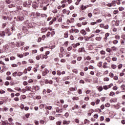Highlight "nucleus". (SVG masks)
I'll return each instance as SVG.
<instances>
[{"mask_svg": "<svg viewBox=\"0 0 125 125\" xmlns=\"http://www.w3.org/2000/svg\"><path fill=\"white\" fill-rule=\"evenodd\" d=\"M21 13L22 15L18 16L17 17V21H24L26 19V17L28 16V12L27 11L23 10Z\"/></svg>", "mask_w": 125, "mask_h": 125, "instance_id": "nucleus-1", "label": "nucleus"}, {"mask_svg": "<svg viewBox=\"0 0 125 125\" xmlns=\"http://www.w3.org/2000/svg\"><path fill=\"white\" fill-rule=\"evenodd\" d=\"M42 2V0H37V1L34 0L32 2V7L33 8L36 9L39 7V3H41Z\"/></svg>", "mask_w": 125, "mask_h": 125, "instance_id": "nucleus-2", "label": "nucleus"}, {"mask_svg": "<svg viewBox=\"0 0 125 125\" xmlns=\"http://www.w3.org/2000/svg\"><path fill=\"white\" fill-rule=\"evenodd\" d=\"M31 4H32V0H28L27 1L23 2V7H27V8H30Z\"/></svg>", "mask_w": 125, "mask_h": 125, "instance_id": "nucleus-3", "label": "nucleus"}, {"mask_svg": "<svg viewBox=\"0 0 125 125\" xmlns=\"http://www.w3.org/2000/svg\"><path fill=\"white\" fill-rule=\"evenodd\" d=\"M48 73H49V71L47 69L45 68L44 71L42 72V75L44 77V76H46Z\"/></svg>", "mask_w": 125, "mask_h": 125, "instance_id": "nucleus-4", "label": "nucleus"}, {"mask_svg": "<svg viewBox=\"0 0 125 125\" xmlns=\"http://www.w3.org/2000/svg\"><path fill=\"white\" fill-rule=\"evenodd\" d=\"M21 29L24 34H28V28L26 27L23 26Z\"/></svg>", "mask_w": 125, "mask_h": 125, "instance_id": "nucleus-5", "label": "nucleus"}, {"mask_svg": "<svg viewBox=\"0 0 125 125\" xmlns=\"http://www.w3.org/2000/svg\"><path fill=\"white\" fill-rule=\"evenodd\" d=\"M22 2H23L21 0H17L15 4H16V5H22Z\"/></svg>", "mask_w": 125, "mask_h": 125, "instance_id": "nucleus-6", "label": "nucleus"}, {"mask_svg": "<svg viewBox=\"0 0 125 125\" xmlns=\"http://www.w3.org/2000/svg\"><path fill=\"white\" fill-rule=\"evenodd\" d=\"M5 32L7 34V35H8V36H10V35H11V33H10V30L8 28H7L5 29Z\"/></svg>", "mask_w": 125, "mask_h": 125, "instance_id": "nucleus-7", "label": "nucleus"}, {"mask_svg": "<svg viewBox=\"0 0 125 125\" xmlns=\"http://www.w3.org/2000/svg\"><path fill=\"white\" fill-rule=\"evenodd\" d=\"M89 5H87L86 6H84L83 5H82L81 6V9L82 10H85L87 7H89Z\"/></svg>", "mask_w": 125, "mask_h": 125, "instance_id": "nucleus-8", "label": "nucleus"}, {"mask_svg": "<svg viewBox=\"0 0 125 125\" xmlns=\"http://www.w3.org/2000/svg\"><path fill=\"white\" fill-rule=\"evenodd\" d=\"M15 7H16L17 8V11H20V10H22V6L17 5V6H16Z\"/></svg>", "mask_w": 125, "mask_h": 125, "instance_id": "nucleus-9", "label": "nucleus"}, {"mask_svg": "<svg viewBox=\"0 0 125 125\" xmlns=\"http://www.w3.org/2000/svg\"><path fill=\"white\" fill-rule=\"evenodd\" d=\"M5 36V32L4 31L0 32V37L3 38Z\"/></svg>", "mask_w": 125, "mask_h": 125, "instance_id": "nucleus-10", "label": "nucleus"}, {"mask_svg": "<svg viewBox=\"0 0 125 125\" xmlns=\"http://www.w3.org/2000/svg\"><path fill=\"white\" fill-rule=\"evenodd\" d=\"M16 4H10L8 5V7H9V8H12V7H16Z\"/></svg>", "mask_w": 125, "mask_h": 125, "instance_id": "nucleus-11", "label": "nucleus"}, {"mask_svg": "<svg viewBox=\"0 0 125 125\" xmlns=\"http://www.w3.org/2000/svg\"><path fill=\"white\" fill-rule=\"evenodd\" d=\"M117 101H118V99L116 98L111 99L110 101V102H111V103H116L117 102Z\"/></svg>", "mask_w": 125, "mask_h": 125, "instance_id": "nucleus-12", "label": "nucleus"}, {"mask_svg": "<svg viewBox=\"0 0 125 125\" xmlns=\"http://www.w3.org/2000/svg\"><path fill=\"white\" fill-rule=\"evenodd\" d=\"M25 89L26 91H31L32 90V87L26 86L25 87Z\"/></svg>", "mask_w": 125, "mask_h": 125, "instance_id": "nucleus-13", "label": "nucleus"}, {"mask_svg": "<svg viewBox=\"0 0 125 125\" xmlns=\"http://www.w3.org/2000/svg\"><path fill=\"white\" fill-rule=\"evenodd\" d=\"M81 33L82 34L83 36H85V35H86V32L83 29L81 31Z\"/></svg>", "mask_w": 125, "mask_h": 125, "instance_id": "nucleus-14", "label": "nucleus"}, {"mask_svg": "<svg viewBox=\"0 0 125 125\" xmlns=\"http://www.w3.org/2000/svg\"><path fill=\"white\" fill-rule=\"evenodd\" d=\"M24 24L25 25H27L28 26H29L30 27H32L31 23H29V21H24Z\"/></svg>", "mask_w": 125, "mask_h": 125, "instance_id": "nucleus-15", "label": "nucleus"}, {"mask_svg": "<svg viewBox=\"0 0 125 125\" xmlns=\"http://www.w3.org/2000/svg\"><path fill=\"white\" fill-rule=\"evenodd\" d=\"M41 31L42 32V33H45V32H46V31H47V28H46L45 27H43V28H41Z\"/></svg>", "mask_w": 125, "mask_h": 125, "instance_id": "nucleus-16", "label": "nucleus"}, {"mask_svg": "<svg viewBox=\"0 0 125 125\" xmlns=\"http://www.w3.org/2000/svg\"><path fill=\"white\" fill-rule=\"evenodd\" d=\"M69 90L70 91H76V90H77V87H75V88L70 87V88H69Z\"/></svg>", "mask_w": 125, "mask_h": 125, "instance_id": "nucleus-17", "label": "nucleus"}, {"mask_svg": "<svg viewBox=\"0 0 125 125\" xmlns=\"http://www.w3.org/2000/svg\"><path fill=\"white\" fill-rule=\"evenodd\" d=\"M96 41H98V42H100L101 40H102V37H97L95 38Z\"/></svg>", "mask_w": 125, "mask_h": 125, "instance_id": "nucleus-18", "label": "nucleus"}, {"mask_svg": "<svg viewBox=\"0 0 125 125\" xmlns=\"http://www.w3.org/2000/svg\"><path fill=\"white\" fill-rule=\"evenodd\" d=\"M63 125H69V124H70V121H67L64 120L63 121Z\"/></svg>", "mask_w": 125, "mask_h": 125, "instance_id": "nucleus-19", "label": "nucleus"}, {"mask_svg": "<svg viewBox=\"0 0 125 125\" xmlns=\"http://www.w3.org/2000/svg\"><path fill=\"white\" fill-rule=\"evenodd\" d=\"M110 49L112 51H116L117 50V47H116L115 46H113Z\"/></svg>", "mask_w": 125, "mask_h": 125, "instance_id": "nucleus-20", "label": "nucleus"}, {"mask_svg": "<svg viewBox=\"0 0 125 125\" xmlns=\"http://www.w3.org/2000/svg\"><path fill=\"white\" fill-rule=\"evenodd\" d=\"M116 3H117V2L116 1H112L111 2L112 6H116Z\"/></svg>", "mask_w": 125, "mask_h": 125, "instance_id": "nucleus-21", "label": "nucleus"}, {"mask_svg": "<svg viewBox=\"0 0 125 125\" xmlns=\"http://www.w3.org/2000/svg\"><path fill=\"white\" fill-rule=\"evenodd\" d=\"M84 50V48H80L78 50L79 52H83Z\"/></svg>", "mask_w": 125, "mask_h": 125, "instance_id": "nucleus-22", "label": "nucleus"}, {"mask_svg": "<svg viewBox=\"0 0 125 125\" xmlns=\"http://www.w3.org/2000/svg\"><path fill=\"white\" fill-rule=\"evenodd\" d=\"M33 87H35L36 88V91L40 90V86L36 85V86H34Z\"/></svg>", "mask_w": 125, "mask_h": 125, "instance_id": "nucleus-23", "label": "nucleus"}, {"mask_svg": "<svg viewBox=\"0 0 125 125\" xmlns=\"http://www.w3.org/2000/svg\"><path fill=\"white\" fill-rule=\"evenodd\" d=\"M100 53L102 55H105V54H106V52L104 50L101 51Z\"/></svg>", "mask_w": 125, "mask_h": 125, "instance_id": "nucleus-24", "label": "nucleus"}, {"mask_svg": "<svg viewBox=\"0 0 125 125\" xmlns=\"http://www.w3.org/2000/svg\"><path fill=\"white\" fill-rule=\"evenodd\" d=\"M73 73H74L75 74H78L79 73V71H78L77 69H74L72 70Z\"/></svg>", "mask_w": 125, "mask_h": 125, "instance_id": "nucleus-25", "label": "nucleus"}, {"mask_svg": "<svg viewBox=\"0 0 125 125\" xmlns=\"http://www.w3.org/2000/svg\"><path fill=\"white\" fill-rule=\"evenodd\" d=\"M42 55H40V56H37L36 57L37 60H40V59H41V58H42Z\"/></svg>", "mask_w": 125, "mask_h": 125, "instance_id": "nucleus-26", "label": "nucleus"}, {"mask_svg": "<svg viewBox=\"0 0 125 125\" xmlns=\"http://www.w3.org/2000/svg\"><path fill=\"white\" fill-rule=\"evenodd\" d=\"M98 89L100 92H101L103 90V87H102V86H99Z\"/></svg>", "mask_w": 125, "mask_h": 125, "instance_id": "nucleus-27", "label": "nucleus"}, {"mask_svg": "<svg viewBox=\"0 0 125 125\" xmlns=\"http://www.w3.org/2000/svg\"><path fill=\"white\" fill-rule=\"evenodd\" d=\"M2 19L4 20L5 21H6V20H7V17L5 16H2Z\"/></svg>", "mask_w": 125, "mask_h": 125, "instance_id": "nucleus-28", "label": "nucleus"}, {"mask_svg": "<svg viewBox=\"0 0 125 125\" xmlns=\"http://www.w3.org/2000/svg\"><path fill=\"white\" fill-rule=\"evenodd\" d=\"M45 109H47L48 110H51V109H52V106H46Z\"/></svg>", "mask_w": 125, "mask_h": 125, "instance_id": "nucleus-29", "label": "nucleus"}, {"mask_svg": "<svg viewBox=\"0 0 125 125\" xmlns=\"http://www.w3.org/2000/svg\"><path fill=\"white\" fill-rule=\"evenodd\" d=\"M111 68H112V69H116L117 68V65H115V64H112L111 65Z\"/></svg>", "mask_w": 125, "mask_h": 125, "instance_id": "nucleus-30", "label": "nucleus"}, {"mask_svg": "<svg viewBox=\"0 0 125 125\" xmlns=\"http://www.w3.org/2000/svg\"><path fill=\"white\" fill-rule=\"evenodd\" d=\"M104 89H105V90H107V89H108V88H109V86H107V85H104L103 86Z\"/></svg>", "mask_w": 125, "mask_h": 125, "instance_id": "nucleus-31", "label": "nucleus"}, {"mask_svg": "<svg viewBox=\"0 0 125 125\" xmlns=\"http://www.w3.org/2000/svg\"><path fill=\"white\" fill-rule=\"evenodd\" d=\"M84 38H85V41L86 42H88V41H89V39H90V37H89L86 38V37H84Z\"/></svg>", "mask_w": 125, "mask_h": 125, "instance_id": "nucleus-32", "label": "nucleus"}, {"mask_svg": "<svg viewBox=\"0 0 125 125\" xmlns=\"http://www.w3.org/2000/svg\"><path fill=\"white\" fill-rule=\"evenodd\" d=\"M119 13V11L118 10H115L113 11V14H118Z\"/></svg>", "mask_w": 125, "mask_h": 125, "instance_id": "nucleus-33", "label": "nucleus"}, {"mask_svg": "<svg viewBox=\"0 0 125 125\" xmlns=\"http://www.w3.org/2000/svg\"><path fill=\"white\" fill-rule=\"evenodd\" d=\"M44 104H41L39 106V108H40V109H42V108H44Z\"/></svg>", "mask_w": 125, "mask_h": 125, "instance_id": "nucleus-34", "label": "nucleus"}, {"mask_svg": "<svg viewBox=\"0 0 125 125\" xmlns=\"http://www.w3.org/2000/svg\"><path fill=\"white\" fill-rule=\"evenodd\" d=\"M104 82H109L110 79H109V78H104Z\"/></svg>", "mask_w": 125, "mask_h": 125, "instance_id": "nucleus-35", "label": "nucleus"}, {"mask_svg": "<svg viewBox=\"0 0 125 125\" xmlns=\"http://www.w3.org/2000/svg\"><path fill=\"white\" fill-rule=\"evenodd\" d=\"M23 75V73L22 72H19L18 74H17V76L18 77H21V76H22Z\"/></svg>", "mask_w": 125, "mask_h": 125, "instance_id": "nucleus-36", "label": "nucleus"}, {"mask_svg": "<svg viewBox=\"0 0 125 125\" xmlns=\"http://www.w3.org/2000/svg\"><path fill=\"white\" fill-rule=\"evenodd\" d=\"M98 66L100 68V67L102 66V62H100L98 63Z\"/></svg>", "mask_w": 125, "mask_h": 125, "instance_id": "nucleus-37", "label": "nucleus"}, {"mask_svg": "<svg viewBox=\"0 0 125 125\" xmlns=\"http://www.w3.org/2000/svg\"><path fill=\"white\" fill-rule=\"evenodd\" d=\"M109 95H110V96H114V95H115V92H110Z\"/></svg>", "mask_w": 125, "mask_h": 125, "instance_id": "nucleus-38", "label": "nucleus"}, {"mask_svg": "<svg viewBox=\"0 0 125 125\" xmlns=\"http://www.w3.org/2000/svg\"><path fill=\"white\" fill-rule=\"evenodd\" d=\"M105 99H106V98L105 97L101 98V100L102 101V102H104L105 101Z\"/></svg>", "mask_w": 125, "mask_h": 125, "instance_id": "nucleus-39", "label": "nucleus"}, {"mask_svg": "<svg viewBox=\"0 0 125 125\" xmlns=\"http://www.w3.org/2000/svg\"><path fill=\"white\" fill-rule=\"evenodd\" d=\"M118 42H119V41H118V40H114L113 41V43H114V44H117Z\"/></svg>", "mask_w": 125, "mask_h": 125, "instance_id": "nucleus-40", "label": "nucleus"}, {"mask_svg": "<svg viewBox=\"0 0 125 125\" xmlns=\"http://www.w3.org/2000/svg\"><path fill=\"white\" fill-rule=\"evenodd\" d=\"M72 49H73V47L72 46H69L67 48V50L68 51H70V50H72Z\"/></svg>", "mask_w": 125, "mask_h": 125, "instance_id": "nucleus-41", "label": "nucleus"}, {"mask_svg": "<svg viewBox=\"0 0 125 125\" xmlns=\"http://www.w3.org/2000/svg\"><path fill=\"white\" fill-rule=\"evenodd\" d=\"M64 37L65 38H68V32H66L64 33Z\"/></svg>", "mask_w": 125, "mask_h": 125, "instance_id": "nucleus-42", "label": "nucleus"}, {"mask_svg": "<svg viewBox=\"0 0 125 125\" xmlns=\"http://www.w3.org/2000/svg\"><path fill=\"white\" fill-rule=\"evenodd\" d=\"M73 100L75 101V100H79V97H74L72 98Z\"/></svg>", "mask_w": 125, "mask_h": 125, "instance_id": "nucleus-43", "label": "nucleus"}, {"mask_svg": "<svg viewBox=\"0 0 125 125\" xmlns=\"http://www.w3.org/2000/svg\"><path fill=\"white\" fill-rule=\"evenodd\" d=\"M41 17H42V18L45 17V18H46V17H47V15H46L45 14H41Z\"/></svg>", "mask_w": 125, "mask_h": 125, "instance_id": "nucleus-44", "label": "nucleus"}, {"mask_svg": "<svg viewBox=\"0 0 125 125\" xmlns=\"http://www.w3.org/2000/svg\"><path fill=\"white\" fill-rule=\"evenodd\" d=\"M105 60H106V61L109 62V63H110L111 62V59H110L109 58H106L105 59Z\"/></svg>", "mask_w": 125, "mask_h": 125, "instance_id": "nucleus-45", "label": "nucleus"}, {"mask_svg": "<svg viewBox=\"0 0 125 125\" xmlns=\"http://www.w3.org/2000/svg\"><path fill=\"white\" fill-rule=\"evenodd\" d=\"M116 26H119L120 25V21H116L115 22Z\"/></svg>", "mask_w": 125, "mask_h": 125, "instance_id": "nucleus-46", "label": "nucleus"}, {"mask_svg": "<svg viewBox=\"0 0 125 125\" xmlns=\"http://www.w3.org/2000/svg\"><path fill=\"white\" fill-rule=\"evenodd\" d=\"M88 17L89 18H91V17H92V14L91 13H89L88 14Z\"/></svg>", "mask_w": 125, "mask_h": 125, "instance_id": "nucleus-47", "label": "nucleus"}, {"mask_svg": "<svg viewBox=\"0 0 125 125\" xmlns=\"http://www.w3.org/2000/svg\"><path fill=\"white\" fill-rule=\"evenodd\" d=\"M16 45L17 47H20V46H21V45H20V42L19 43L17 42V43L16 44Z\"/></svg>", "mask_w": 125, "mask_h": 125, "instance_id": "nucleus-48", "label": "nucleus"}, {"mask_svg": "<svg viewBox=\"0 0 125 125\" xmlns=\"http://www.w3.org/2000/svg\"><path fill=\"white\" fill-rule=\"evenodd\" d=\"M94 119H98V114H96L94 115Z\"/></svg>", "mask_w": 125, "mask_h": 125, "instance_id": "nucleus-49", "label": "nucleus"}, {"mask_svg": "<svg viewBox=\"0 0 125 125\" xmlns=\"http://www.w3.org/2000/svg\"><path fill=\"white\" fill-rule=\"evenodd\" d=\"M10 46L12 47H14V42H12L10 43Z\"/></svg>", "mask_w": 125, "mask_h": 125, "instance_id": "nucleus-50", "label": "nucleus"}, {"mask_svg": "<svg viewBox=\"0 0 125 125\" xmlns=\"http://www.w3.org/2000/svg\"><path fill=\"white\" fill-rule=\"evenodd\" d=\"M110 36V34L109 33H107L105 34V38H107Z\"/></svg>", "mask_w": 125, "mask_h": 125, "instance_id": "nucleus-51", "label": "nucleus"}, {"mask_svg": "<svg viewBox=\"0 0 125 125\" xmlns=\"http://www.w3.org/2000/svg\"><path fill=\"white\" fill-rule=\"evenodd\" d=\"M17 72H15L13 73V77H16L17 76Z\"/></svg>", "mask_w": 125, "mask_h": 125, "instance_id": "nucleus-52", "label": "nucleus"}, {"mask_svg": "<svg viewBox=\"0 0 125 125\" xmlns=\"http://www.w3.org/2000/svg\"><path fill=\"white\" fill-rule=\"evenodd\" d=\"M105 107H110V103H107L105 104Z\"/></svg>", "mask_w": 125, "mask_h": 125, "instance_id": "nucleus-53", "label": "nucleus"}, {"mask_svg": "<svg viewBox=\"0 0 125 125\" xmlns=\"http://www.w3.org/2000/svg\"><path fill=\"white\" fill-rule=\"evenodd\" d=\"M109 76L111 78H114V73H110Z\"/></svg>", "mask_w": 125, "mask_h": 125, "instance_id": "nucleus-54", "label": "nucleus"}, {"mask_svg": "<svg viewBox=\"0 0 125 125\" xmlns=\"http://www.w3.org/2000/svg\"><path fill=\"white\" fill-rule=\"evenodd\" d=\"M23 85H28V82L26 81H24L23 83Z\"/></svg>", "mask_w": 125, "mask_h": 125, "instance_id": "nucleus-55", "label": "nucleus"}, {"mask_svg": "<svg viewBox=\"0 0 125 125\" xmlns=\"http://www.w3.org/2000/svg\"><path fill=\"white\" fill-rule=\"evenodd\" d=\"M34 124L36 125H39V121L35 120Z\"/></svg>", "mask_w": 125, "mask_h": 125, "instance_id": "nucleus-56", "label": "nucleus"}, {"mask_svg": "<svg viewBox=\"0 0 125 125\" xmlns=\"http://www.w3.org/2000/svg\"><path fill=\"white\" fill-rule=\"evenodd\" d=\"M11 0H6V3L9 4V3H11Z\"/></svg>", "mask_w": 125, "mask_h": 125, "instance_id": "nucleus-57", "label": "nucleus"}, {"mask_svg": "<svg viewBox=\"0 0 125 125\" xmlns=\"http://www.w3.org/2000/svg\"><path fill=\"white\" fill-rule=\"evenodd\" d=\"M106 51H107V52H111V49L109 48H107L106 49Z\"/></svg>", "mask_w": 125, "mask_h": 125, "instance_id": "nucleus-58", "label": "nucleus"}, {"mask_svg": "<svg viewBox=\"0 0 125 125\" xmlns=\"http://www.w3.org/2000/svg\"><path fill=\"white\" fill-rule=\"evenodd\" d=\"M40 123L41 124V125H44V121L43 120H41Z\"/></svg>", "mask_w": 125, "mask_h": 125, "instance_id": "nucleus-59", "label": "nucleus"}, {"mask_svg": "<svg viewBox=\"0 0 125 125\" xmlns=\"http://www.w3.org/2000/svg\"><path fill=\"white\" fill-rule=\"evenodd\" d=\"M87 21H84L82 22V25L83 26L87 25Z\"/></svg>", "mask_w": 125, "mask_h": 125, "instance_id": "nucleus-60", "label": "nucleus"}, {"mask_svg": "<svg viewBox=\"0 0 125 125\" xmlns=\"http://www.w3.org/2000/svg\"><path fill=\"white\" fill-rule=\"evenodd\" d=\"M82 57H78L77 58V61H81V60H82Z\"/></svg>", "mask_w": 125, "mask_h": 125, "instance_id": "nucleus-61", "label": "nucleus"}, {"mask_svg": "<svg viewBox=\"0 0 125 125\" xmlns=\"http://www.w3.org/2000/svg\"><path fill=\"white\" fill-rule=\"evenodd\" d=\"M5 26H6V23H2V28H5Z\"/></svg>", "mask_w": 125, "mask_h": 125, "instance_id": "nucleus-62", "label": "nucleus"}, {"mask_svg": "<svg viewBox=\"0 0 125 125\" xmlns=\"http://www.w3.org/2000/svg\"><path fill=\"white\" fill-rule=\"evenodd\" d=\"M66 12H67V10H66V9H63V10H62V13L64 14H66Z\"/></svg>", "mask_w": 125, "mask_h": 125, "instance_id": "nucleus-63", "label": "nucleus"}, {"mask_svg": "<svg viewBox=\"0 0 125 125\" xmlns=\"http://www.w3.org/2000/svg\"><path fill=\"white\" fill-rule=\"evenodd\" d=\"M112 61H117V58L113 57V58H112Z\"/></svg>", "mask_w": 125, "mask_h": 125, "instance_id": "nucleus-64", "label": "nucleus"}]
</instances>
